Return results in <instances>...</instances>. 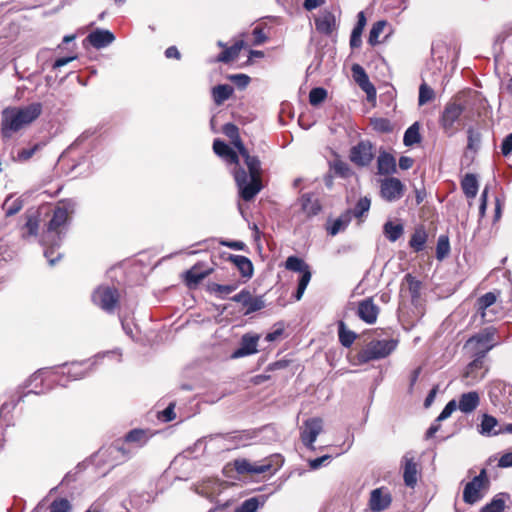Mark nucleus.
Segmentation results:
<instances>
[{
    "instance_id": "nucleus-54",
    "label": "nucleus",
    "mask_w": 512,
    "mask_h": 512,
    "mask_svg": "<svg viewBox=\"0 0 512 512\" xmlns=\"http://www.w3.org/2000/svg\"><path fill=\"white\" fill-rule=\"evenodd\" d=\"M259 507L257 498H249L245 500L237 509L236 512H255Z\"/></svg>"
},
{
    "instance_id": "nucleus-34",
    "label": "nucleus",
    "mask_w": 512,
    "mask_h": 512,
    "mask_svg": "<svg viewBox=\"0 0 512 512\" xmlns=\"http://www.w3.org/2000/svg\"><path fill=\"white\" fill-rule=\"evenodd\" d=\"M421 142L420 124L413 123L404 133L403 143L405 146H413Z\"/></svg>"
},
{
    "instance_id": "nucleus-64",
    "label": "nucleus",
    "mask_w": 512,
    "mask_h": 512,
    "mask_svg": "<svg viewBox=\"0 0 512 512\" xmlns=\"http://www.w3.org/2000/svg\"><path fill=\"white\" fill-rule=\"evenodd\" d=\"M414 164V160L408 156H401L399 159V167L402 170L410 169Z\"/></svg>"
},
{
    "instance_id": "nucleus-29",
    "label": "nucleus",
    "mask_w": 512,
    "mask_h": 512,
    "mask_svg": "<svg viewBox=\"0 0 512 512\" xmlns=\"http://www.w3.org/2000/svg\"><path fill=\"white\" fill-rule=\"evenodd\" d=\"M498 426V420L489 414H483L481 423L479 426V432L482 435H497L501 432H498V430H495V428Z\"/></svg>"
},
{
    "instance_id": "nucleus-43",
    "label": "nucleus",
    "mask_w": 512,
    "mask_h": 512,
    "mask_svg": "<svg viewBox=\"0 0 512 512\" xmlns=\"http://www.w3.org/2000/svg\"><path fill=\"white\" fill-rule=\"evenodd\" d=\"M371 200L368 197L360 198L353 210L351 211V217L354 216L356 218L362 217L365 213H367L370 209Z\"/></svg>"
},
{
    "instance_id": "nucleus-5",
    "label": "nucleus",
    "mask_w": 512,
    "mask_h": 512,
    "mask_svg": "<svg viewBox=\"0 0 512 512\" xmlns=\"http://www.w3.org/2000/svg\"><path fill=\"white\" fill-rule=\"evenodd\" d=\"M489 479L485 469H482L478 476L468 482L463 491V500L467 504H475L480 501L488 489Z\"/></svg>"
},
{
    "instance_id": "nucleus-3",
    "label": "nucleus",
    "mask_w": 512,
    "mask_h": 512,
    "mask_svg": "<svg viewBox=\"0 0 512 512\" xmlns=\"http://www.w3.org/2000/svg\"><path fill=\"white\" fill-rule=\"evenodd\" d=\"M42 113L41 103L35 102L26 106H8L1 112V133L11 137L14 133L33 123Z\"/></svg>"
},
{
    "instance_id": "nucleus-44",
    "label": "nucleus",
    "mask_w": 512,
    "mask_h": 512,
    "mask_svg": "<svg viewBox=\"0 0 512 512\" xmlns=\"http://www.w3.org/2000/svg\"><path fill=\"white\" fill-rule=\"evenodd\" d=\"M386 25H387V22L384 20L377 21L373 24V26L370 30V33H369V38H368V42L370 45L374 46L379 43L378 38L381 35V33L383 32Z\"/></svg>"
},
{
    "instance_id": "nucleus-63",
    "label": "nucleus",
    "mask_w": 512,
    "mask_h": 512,
    "mask_svg": "<svg viewBox=\"0 0 512 512\" xmlns=\"http://www.w3.org/2000/svg\"><path fill=\"white\" fill-rule=\"evenodd\" d=\"M4 209L7 216H11L16 214L21 209V204L17 201H14L10 206H7V201L4 204Z\"/></svg>"
},
{
    "instance_id": "nucleus-42",
    "label": "nucleus",
    "mask_w": 512,
    "mask_h": 512,
    "mask_svg": "<svg viewBox=\"0 0 512 512\" xmlns=\"http://www.w3.org/2000/svg\"><path fill=\"white\" fill-rule=\"evenodd\" d=\"M449 252H450L449 239L447 236L441 235L437 241L436 258L438 260H443L445 257L448 256Z\"/></svg>"
},
{
    "instance_id": "nucleus-38",
    "label": "nucleus",
    "mask_w": 512,
    "mask_h": 512,
    "mask_svg": "<svg viewBox=\"0 0 512 512\" xmlns=\"http://www.w3.org/2000/svg\"><path fill=\"white\" fill-rule=\"evenodd\" d=\"M384 234L389 241L395 242L402 236L403 226L389 221L384 225Z\"/></svg>"
},
{
    "instance_id": "nucleus-45",
    "label": "nucleus",
    "mask_w": 512,
    "mask_h": 512,
    "mask_svg": "<svg viewBox=\"0 0 512 512\" xmlns=\"http://www.w3.org/2000/svg\"><path fill=\"white\" fill-rule=\"evenodd\" d=\"M24 228L27 230L28 236H36L39 229V217L37 213H30L27 215V220Z\"/></svg>"
},
{
    "instance_id": "nucleus-41",
    "label": "nucleus",
    "mask_w": 512,
    "mask_h": 512,
    "mask_svg": "<svg viewBox=\"0 0 512 512\" xmlns=\"http://www.w3.org/2000/svg\"><path fill=\"white\" fill-rule=\"evenodd\" d=\"M331 169L337 176L342 178H348L353 174L349 164L339 159L333 161Z\"/></svg>"
},
{
    "instance_id": "nucleus-22",
    "label": "nucleus",
    "mask_w": 512,
    "mask_h": 512,
    "mask_svg": "<svg viewBox=\"0 0 512 512\" xmlns=\"http://www.w3.org/2000/svg\"><path fill=\"white\" fill-rule=\"evenodd\" d=\"M404 472L403 478L406 486L413 488L417 483V463L411 453H406L403 457Z\"/></svg>"
},
{
    "instance_id": "nucleus-50",
    "label": "nucleus",
    "mask_w": 512,
    "mask_h": 512,
    "mask_svg": "<svg viewBox=\"0 0 512 512\" xmlns=\"http://www.w3.org/2000/svg\"><path fill=\"white\" fill-rule=\"evenodd\" d=\"M327 98V91L324 88H313L309 93V102L312 106L321 104Z\"/></svg>"
},
{
    "instance_id": "nucleus-53",
    "label": "nucleus",
    "mask_w": 512,
    "mask_h": 512,
    "mask_svg": "<svg viewBox=\"0 0 512 512\" xmlns=\"http://www.w3.org/2000/svg\"><path fill=\"white\" fill-rule=\"evenodd\" d=\"M224 438L231 442L234 447H238L239 445H244L245 442L251 438L249 433H228L224 435Z\"/></svg>"
},
{
    "instance_id": "nucleus-12",
    "label": "nucleus",
    "mask_w": 512,
    "mask_h": 512,
    "mask_svg": "<svg viewBox=\"0 0 512 512\" xmlns=\"http://www.w3.org/2000/svg\"><path fill=\"white\" fill-rule=\"evenodd\" d=\"M511 395L512 387L502 381L493 382L489 390L490 401L499 409H505Z\"/></svg>"
},
{
    "instance_id": "nucleus-7",
    "label": "nucleus",
    "mask_w": 512,
    "mask_h": 512,
    "mask_svg": "<svg viewBox=\"0 0 512 512\" xmlns=\"http://www.w3.org/2000/svg\"><path fill=\"white\" fill-rule=\"evenodd\" d=\"M92 300L104 311L111 313L118 305L119 292L113 287L100 286L94 291Z\"/></svg>"
},
{
    "instance_id": "nucleus-8",
    "label": "nucleus",
    "mask_w": 512,
    "mask_h": 512,
    "mask_svg": "<svg viewBox=\"0 0 512 512\" xmlns=\"http://www.w3.org/2000/svg\"><path fill=\"white\" fill-rule=\"evenodd\" d=\"M484 359L483 355H475V359L467 365L462 375L466 386H472L485 377L488 369L484 365Z\"/></svg>"
},
{
    "instance_id": "nucleus-27",
    "label": "nucleus",
    "mask_w": 512,
    "mask_h": 512,
    "mask_svg": "<svg viewBox=\"0 0 512 512\" xmlns=\"http://www.w3.org/2000/svg\"><path fill=\"white\" fill-rule=\"evenodd\" d=\"M228 259L238 268L243 277H252L253 265L252 262L247 257L242 255H229Z\"/></svg>"
},
{
    "instance_id": "nucleus-16",
    "label": "nucleus",
    "mask_w": 512,
    "mask_h": 512,
    "mask_svg": "<svg viewBox=\"0 0 512 512\" xmlns=\"http://www.w3.org/2000/svg\"><path fill=\"white\" fill-rule=\"evenodd\" d=\"M391 501V494L386 488H377L371 491L369 507L373 512H381L390 506Z\"/></svg>"
},
{
    "instance_id": "nucleus-51",
    "label": "nucleus",
    "mask_w": 512,
    "mask_h": 512,
    "mask_svg": "<svg viewBox=\"0 0 512 512\" xmlns=\"http://www.w3.org/2000/svg\"><path fill=\"white\" fill-rule=\"evenodd\" d=\"M42 147V145L40 143H36L34 144L32 147L30 148H23L21 150L18 151L17 153V156H16V161L18 162H26L28 161L30 158H32V156L38 151L40 150Z\"/></svg>"
},
{
    "instance_id": "nucleus-33",
    "label": "nucleus",
    "mask_w": 512,
    "mask_h": 512,
    "mask_svg": "<svg viewBox=\"0 0 512 512\" xmlns=\"http://www.w3.org/2000/svg\"><path fill=\"white\" fill-rule=\"evenodd\" d=\"M301 206L308 217L317 215L321 210L318 200L309 195H303L301 197Z\"/></svg>"
},
{
    "instance_id": "nucleus-48",
    "label": "nucleus",
    "mask_w": 512,
    "mask_h": 512,
    "mask_svg": "<svg viewBox=\"0 0 512 512\" xmlns=\"http://www.w3.org/2000/svg\"><path fill=\"white\" fill-rule=\"evenodd\" d=\"M372 128L381 133H388L392 131L391 123L386 118H372L370 119Z\"/></svg>"
},
{
    "instance_id": "nucleus-25",
    "label": "nucleus",
    "mask_w": 512,
    "mask_h": 512,
    "mask_svg": "<svg viewBox=\"0 0 512 512\" xmlns=\"http://www.w3.org/2000/svg\"><path fill=\"white\" fill-rule=\"evenodd\" d=\"M377 165L378 172L382 175L393 174L397 170L394 156L385 151L378 156Z\"/></svg>"
},
{
    "instance_id": "nucleus-31",
    "label": "nucleus",
    "mask_w": 512,
    "mask_h": 512,
    "mask_svg": "<svg viewBox=\"0 0 512 512\" xmlns=\"http://www.w3.org/2000/svg\"><path fill=\"white\" fill-rule=\"evenodd\" d=\"M428 235L425 229L421 226L415 229L412 234L409 245L415 252H420L424 249Z\"/></svg>"
},
{
    "instance_id": "nucleus-52",
    "label": "nucleus",
    "mask_w": 512,
    "mask_h": 512,
    "mask_svg": "<svg viewBox=\"0 0 512 512\" xmlns=\"http://www.w3.org/2000/svg\"><path fill=\"white\" fill-rule=\"evenodd\" d=\"M71 509V503L65 498H58L49 506V512H70Z\"/></svg>"
},
{
    "instance_id": "nucleus-10",
    "label": "nucleus",
    "mask_w": 512,
    "mask_h": 512,
    "mask_svg": "<svg viewBox=\"0 0 512 512\" xmlns=\"http://www.w3.org/2000/svg\"><path fill=\"white\" fill-rule=\"evenodd\" d=\"M405 191L404 184L395 177H388L381 180L380 193L383 199L388 202L399 200Z\"/></svg>"
},
{
    "instance_id": "nucleus-39",
    "label": "nucleus",
    "mask_w": 512,
    "mask_h": 512,
    "mask_svg": "<svg viewBox=\"0 0 512 512\" xmlns=\"http://www.w3.org/2000/svg\"><path fill=\"white\" fill-rule=\"evenodd\" d=\"M285 268L290 271L295 272H303L309 268V265L306 264L301 258L296 256H289L285 262Z\"/></svg>"
},
{
    "instance_id": "nucleus-28",
    "label": "nucleus",
    "mask_w": 512,
    "mask_h": 512,
    "mask_svg": "<svg viewBox=\"0 0 512 512\" xmlns=\"http://www.w3.org/2000/svg\"><path fill=\"white\" fill-rule=\"evenodd\" d=\"M351 220V211H345L337 219H335L332 222V224L327 228L328 233L331 236L337 235L338 233L344 231L347 228Z\"/></svg>"
},
{
    "instance_id": "nucleus-46",
    "label": "nucleus",
    "mask_w": 512,
    "mask_h": 512,
    "mask_svg": "<svg viewBox=\"0 0 512 512\" xmlns=\"http://www.w3.org/2000/svg\"><path fill=\"white\" fill-rule=\"evenodd\" d=\"M505 508V500L497 495L492 501L482 507L481 512H503Z\"/></svg>"
},
{
    "instance_id": "nucleus-24",
    "label": "nucleus",
    "mask_w": 512,
    "mask_h": 512,
    "mask_svg": "<svg viewBox=\"0 0 512 512\" xmlns=\"http://www.w3.org/2000/svg\"><path fill=\"white\" fill-rule=\"evenodd\" d=\"M315 26L318 32L330 35L336 28L335 16L330 12H325L315 19Z\"/></svg>"
},
{
    "instance_id": "nucleus-30",
    "label": "nucleus",
    "mask_w": 512,
    "mask_h": 512,
    "mask_svg": "<svg viewBox=\"0 0 512 512\" xmlns=\"http://www.w3.org/2000/svg\"><path fill=\"white\" fill-rule=\"evenodd\" d=\"M234 92L232 86L228 84H220L212 89V97L216 105H221L228 100Z\"/></svg>"
},
{
    "instance_id": "nucleus-21",
    "label": "nucleus",
    "mask_w": 512,
    "mask_h": 512,
    "mask_svg": "<svg viewBox=\"0 0 512 512\" xmlns=\"http://www.w3.org/2000/svg\"><path fill=\"white\" fill-rule=\"evenodd\" d=\"M86 40L94 48L101 49L110 45L115 40V36L109 30L96 29L86 37Z\"/></svg>"
},
{
    "instance_id": "nucleus-2",
    "label": "nucleus",
    "mask_w": 512,
    "mask_h": 512,
    "mask_svg": "<svg viewBox=\"0 0 512 512\" xmlns=\"http://www.w3.org/2000/svg\"><path fill=\"white\" fill-rule=\"evenodd\" d=\"M77 203L73 199H65L60 201L52 210L51 217L46 224V229L43 232L42 241L45 245L51 247L58 246L61 242L62 235L67 229L70 217L76 210ZM50 265H54L61 255L58 253L55 257L52 248L47 249L44 253Z\"/></svg>"
},
{
    "instance_id": "nucleus-55",
    "label": "nucleus",
    "mask_w": 512,
    "mask_h": 512,
    "mask_svg": "<svg viewBox=\"0 0 512 512\" xmlns=\"http://www.w3.org/2000/svg\"><path fill=\"white\" fill-rule=\"evenodd\" d=\"M405 281L408 284V288L412 298L419 296L420 282L411 274L405 276Z\"/></svg>"
},
{
    "instance_id": "nucleus-4",
    "label": "nucleus",
    "mask_w": 512,
    "mask_h": 512,
    "mask_svg": "<svg viewBox=\"0 0 512 512\" xmlns=\"http://www.w3.org/2000/svg\"><path fill=\"white\" fill-rule=\"evenodd\" d=\"M397 346L396 340H372L362 348L357 358L360 363H368L373 360H379L390 355Z\"/></svg>"
},
{
    "instance_id": "nucleus-35",
    "label": "nucleus",
    "mask_w": 512,
    "mask_h": 512,
    "mask_svg": "<svg viewBox=\"0 0 512 512\" xmlns=\"http://www.w3.org/2000/svg\"><path fill=\"white\" fill-rule=\"evenodd\" d=\"M243 45H244L243 41L236 42L231 47H228L225 50H223L218 55L217 60L219 62H223V63H229V62L233 61L234 59H236L239 56V53H240L241 49L243 48Z\"/></svg>"
},
{
    "instance_id": "nucleus-9",
    "label": "nucleus",
    "mask_w": 512,
    "mask_h": 512,
    "mask_svg": "<svg viewBox=\"0 0 512 512\" xmlns=\"http://www.w3.org/2000/svg\"><path fill=\"white\" fill-rule=\"evenodd\" d=\"M464 109L465 107L456 101L446 104L440 118V124L446 133L452 134L454 132V125L459 120Z\"/></svg>"
},
{
    "instance_id": "nucleus-14",
    "label": "nucleus",
    "mask_w": 512,
    "mask_h": 512,
    "mask_svg": "<svg viewBox=\"0 0 512 512\" xmlns=\"http://www.w3.org/2000/svg\"><path fill=\"white\" fill-rule=\"evenodd\" d=\"M323 423L320 418H311L304 422L301 430V440L303 444L313 449V444L317 439V436L322 432Z\"/></svg>"
},
{
    "instance_id": "nucleus-23",
    "label": "nucleus",
    "mask_w": 512,
    "mask_h": 512,
    "mask_svg": "<svg viewBox=\"0 0 512 512\" xmlns=\"http://www.w3.org/2000/svg\"><path fill=\"white\" fill-rule=\"evenodd\" d=\"M480 404V395L477 391H470L460 395L457 407L465 414L473 412Z\"/></svg>"
},
{
    "instance_id": "nucleus-13",
    "label": "nucleus",
    "mask_w": 512,
    "mask_h": 512,
    "mask_svg": "<svg viewBox=\"0 0 512 512\" xmlns=\"http://www.w3.org/2000/svg\"><path fill=\"white\" fill-rule=\"evenodd\" d=\"M234 468L239 474H263L272 469V460L264 459L260 462H250L247 459H236Z\"/></svg>"
},
{
    "instance_id": "nucleus-58",
    "label": "nucleus",
    "mask_w": 512,
    "mask_h": 512,
    "mask_svg": "<svg viewBox=\"0 0 512 512\" xmlns=\"http://www.w3.org/2000/svg\"><path fill=\"white\" fill-rule=\"evenodd\" d=\"M457 408V402L455 400L449 401L437 417V421H443L447 419Z\"/></svg>"
},
{
    "instance_id": "nucleus-40",
    "label": "nucleus",
    "mask_w": 512,
    "mask_h": 512,
    "mask_svg": "<svg viewBox=\"0 0 512 512\" xmlns=\"http://www.w3.org/2000/svg\"><path fill=\"white\" fill-rule=\"evenodd\" d=\"M300 274H301V276L299 278L297 291L295 293V299L298 301L302 298V296L305 292V289L311 280L312 274L310 271V267L308 269H306L305 271L301 272Z\"/></svg>"
},
{
    "instance_id": "nucleus-57",
    "label": "nucleus",
    "mask_w": 512,
    "mask_h": 512,
    "mask_svg": "<svg viewBox=\"0 0 512 512\" xmlns=\"http://www.w3.org/2000/svg\"><path fill=\"white\" fill-rule=\"evenodd\" d=\"M125 440L127 442H135V443L143 444L145 442V432L141 429L131 430L125 436Z\"/></svg>"
},
{
    "instance_id": "nucleus-6",
    "label": "nucleus",
    "mask_w": 512,
    "mask_h": 512,
    "mask_svg": "<svg viewBox=\"0 0 512 512\" xmlns=\"http://www.w3.org/2000/svg\"><path fill=\"white\" fill-rule=\"evenodd\" d=\"M496 332L494 327L485 328L478 334L472 336L467 341V346L475 344V355H483L485 358L486 354L497 344L495 341Z\"/></svg>"
},
{
    "instance_id": "nucleus-62",
    "label": "nucleus",
    "mask_w": 512,
    "mask_h": 512,
    "mask_svg": "<svg viewBox=\"0 0 512 512\" xmlns=\"http://www.w3.org/2000/svg\"><path fill=\"white\" fill-rule=\"evenodd\" d=\"M501 152L504 156H507L512 152V133L504 138L501 144Z\"/></svg>"
},
{
    "instance_id": "nucleus-60",
    "label": "nucleus",
    "mask_w": 512,
    "mask_h": 512,
    "mask_svg": "<svg viewBox=\"0 0 512 512\" xmlns=\"http://www.w3.org/2000/svg\"><path fill=\"white\" fill-rule=\"evenodd\" d=\"M223 133L231 140L232 138H237L239 134L238 127L233 123H227L223 126Z\"/></svg>"
},
{
    "instance_id": "nucleus-17",
    "label": "nucleus",
    "mask_w": 512,
    "mask_h": 512,
    "mask_svg": "<svg viewBox=\"0 0 512 512\" xmlns=\"http://www.w3.org/2000/svg\"><path fill=\"white\" fill-rule=\"evenodd\" d=\"M379 307L373 302L372 298H367L359 302L357 315L367 324H374L377 321Z\"/></svg>"
},
{
    "instance_id": "nucleus-15",
    "label": "nucleus",
    "mask_w": 512,
    "mask_h": 512,
    "mask_svg": "<svg viewBox=\"0 0 512 512\" xmlns=\"http://www.w3.org/2000/svg\"><path fill=\"white\" fill-rule=\"evenodd\" d=\"M232 301L241 303L246 307L245 315L256 312L264 308V300L261 296L253 297L250 291L243 289L231 298Z\"/></svg>"
},
{
    "instance_id": "nucleus-18",
    "label": "nucleus",
    "mask_w": 512,
    "mask_h": 512,
    "mask_svg": "<svg viewBox=\"0 0 512 512\" xmlns=\"http://www.w3.org/2000/svg\"><path fill=\"white\" fill-rule=\"evenodd\" d=\"M258 341H259L258 335H250V334L243 335L241 338L240 347L232 353L231 357L233 359H237V358H241L244 356L255 354L258 351V349H257Z\"/></svg>"
},
{
    "instance_id": "nucleus-32",
    "label": "nucleus",
    "mask_w": 512,
    "mask_h": 512,
    "mask_svg": "<svg viewBox=\"0 0 512 512\" xmlns=\"http://www.w3.org/2000/svg\"><path fill=\"white\" fill-rule=\"evenodd\" d=\"M461 187L467 198H475L478 192V181L474 174H466L461 181Z\"/></svg>"
},
{
    "instance_id": "nucleus-56",
    "label": "nucleus",
    "mask_w": 512,
    "mask_h": 512,
    "mask_svg": "<svg viewBox=\"0 0 512 512\" xmlns=\"http://www.w3.org/2000/svg\"><path fill=\"white\" fill-rule=\"evenodd\" d=\"M468 149L476 150L479 147L481 141V135L478 131H475L473 128H469L468 131Z\"/></svg>"
},
{
    "instance_id": "nucleus-47",
    "label": "nucleus",
    "mask_w": 512,
    "mask_h": 512,
    "mask_svg": "<svg viewBox=\"0 0 512 512\" xmlns=\"http://www.w3.org/2000/svg\"><path fill=\"white\" fill-rule=\"evenodd\" d=\"M208 289L211 293L216 294L217 296H224L232 293L237 289L236 284H230V285H221L217 283H212L208 286Z\"/></svg>"
},
{
    "instance_id": "nucleus-20",
    "label": "nucleus",
    "mask_w": 512,
    "mask_h": 512,
    "mask_svg": "<svg viewBox=\"0 0 512 512\" xmlns=\"http://www.w3.org/2000/svg\"><path fill=\"white\" fill-rule=\"evenodd\" d=\"M213 151L219 157L223 158L227 163L233 164L235 167H242L239 163V155L229 145L220 139H215L213 142Z\"/></svg>"
},
{
    "instance_id": "nucleus-1",
    "label": "nucleus",
    "mask_w": 512,
    "mask_h": 512,
    "mask_svg": "<svg viewBox=\"0 0 512 512\" xmlns=\"http://www.w3.org/2000/svg\"><path fill=\"white\" fill-rule=\"evenodd\" d=\"M231 143L244 159L248 169V172L243 167H237L233 170V176L239 189L240 197L245 201H251L262 189L261 162L257 156L250 155L239 134L237 138L231 139Z\"/></svg>"
},
{
    "instance_id": "nucleus-59",
    "label": "nucleus",
    "mask_w": 512,
    "mask_h": 512,
    "mask_svg": "<svg viewBox=\"0 0 512 512\" xmlns=\"http://www.w3.org/2000/svg\"><path fill=\"white\" fill-rule=\"evenodd\" d=\"M230 79L239 87V88H245L249 82L250 77L245 74H236L230 76Z\"/></svg>"
},
{
    "instance_id": "nucleus-61",
    "label": "nucleus",
    "mask_w": 512,
    "mask_h": 512,
    "mask_svg": "<svg viewBox=\"0 0 512 512\" xmlns=\"http://www.w3.org/2000/svg\"><path fill=\"white\" fill-rule=\"evenodd\" d=\"M253 36H254V44L255 45H260L267 40V37L263 31V28L260 26H257L253 29Z\"/></svg>"
},
{
    "instance_id": "nucleus-49",
    "label": "nucleus",
    "mask_w": 512,
    "mask_h": 512,
    "mask_svg": "<svg viewBox=\"0 0 512 512\" xmlns=\"http://www.w3.org/2000/svg\"><path fill=\"white\" fill-rule=\"evenodd\" d=\"M435 97L434 90L430 88L426 83H422L419 88V105H424L432 101Z\"/></svg>"
},
{
    "instance_id": "nucleus-11",
    "label": "nucleus",
    "mask_w": 512,
    "mask_h": 512,
    "mask_svg": "<svg viewBox=\"0 0 512 512\" xmlns=\"http://www.w3.org/2000/svg\"><path fill=\"white\" fill-rule=\"evenodd\" d=\"M374 158V149L370 141H360L350 151V160L361 167L369 165Z\"/></svg>"
},
{
    "instance_id": "nucleus-36",
    "label": "nucleus",
    "mask_w": 512,
    "mask_h": 512,
    "mask_svg": "<svg viewBox=\"0 0 512 512\" xmlns=\"http://www.w3.org/2000/svg\"><path fill=\"white\" fill-rule=\"evenodd\" d=\"M495 302H496V295L492 292H488V293L484 294L477 300L478 312H480L483 320L490 321L489 319L486 318L487 317L486 310L490 306H492Z\"/></svg>"
},
{
    "instance_id": "nucleus-37",
    "label": "nucleus",
    "mask_w": 512,
    "mask_h": 512,
    "mask_svg": "<svg viewBox=\"0 0 512 512\" xmlns=\"http://www.w3.org/2000/svg\"><path fill=\"white\" fill-rule=\"evenodd\" d=\"M338 335L339 341L344 347H350L356 339V334L348 330L343 321H340L338 324Z\"/></svg>"
},
{
    "instance_id": "nucleus-19",
    "label": "nucleus",
    "mask_w": 512,
    "mask_h": 512,
    "mask_svg": "<svg viewBox=\"0 0 512 512\" xmlns=\"http://www.w3.org/2000/svg\"><path fill=\"white\" fill-rule=\"evenodd\" d=\"M352 73L354 80L360 86V88L367 94L369 100L375 99L376 89L369 81L368 75L365 70L358 64H354L352 67Z\"/></svg>"
},
{
    "instance_id": "nucleus-26",
    "label": "nucleus",
    "mask_w": 512,
    "mask_h": 512,
    "mask_svg": "<svg viewBox=\"0 0 512 512\" xmlns=\"http://www.w3.org/2000/svg\"><path fill=\"white\" fill-rule=\"evenodd\" d=\"M211 273V269L201 270V265L196 264L185 273V282L189 287L197 286L205 277Z\"/></svg>"
}]
</instances>
